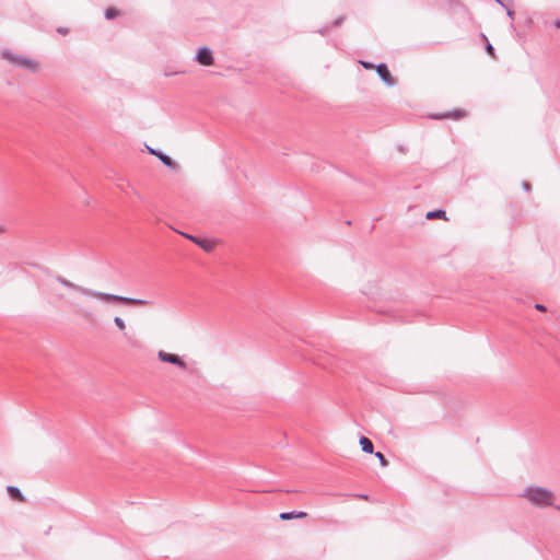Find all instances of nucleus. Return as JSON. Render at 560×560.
Returning <instances> with one entry per match:
<instances>
[{"label": "nucleus", "instance_id": "1", "mask_svg": "<svg viewBox=\"0 0 560 560\" xmlns=\"http://www.w3.org/2000/svg\"><path fill=\"white\" fill-rule=\"evenodd\" d=\"M83 295L95 298L108 303H120L127 305H147L148 301L142 299L127 298L112 293H104L94 290L83 291Z\"/></svg>", "mask_w": 560, "mask_h": 560}, {"label": "nucleus", "instance_id": "2", "mask_svg": "<svg viewBox=\"0 0 560 560\" xmlns=\"http://www.w3.org/2000/svg\"><path fill=\"white\" fill-rule=\"evenodd\" d=\"M523 497L538 506H551L553 493L542 487H528L525 489Z\"/></svg>", "mask_w": 560, "mask_h": 560}, {"label": "nucleus", "instance_id": "3", "mask_svg": "<svg viewBox=\"0 0 560 560\" xmlns=\"http://www.w3.org/2000/svg\"><path fill=\"white\" fill-rule=\"evenodd\" d=\"M3 56L9 59L11 62H13L14 65L21 67V68H24V69H27V70H31V71H36L37 70V62L25 57V56H15L13 55L12 52L10 51H4L3 52Z\"/></svg>", "mask_w": 560, "mask_h": 560}, {"label": "nucleus", "instance_id": "4", "mask_svg": "<svg viewBox=\"0 0 560 560\" xmlns=\"http://www.w3.org/2000/svg\"><path fill=\"white\" fill-rule=\"evenodd\" d=\"M375 70L380 77V79L387 85L394 86L396 84V80L390 74L388 67L384 62H380L375 66Z\"/></svg>", "mask_w": 560, "mask_h": 560}, {"label": "nucleus", "instance_id": "5", "mask_svg": "<svg viewBox=\"0 0 560 560\" xmlns=\"http://www.w3.org/2000/svg\"><path fill=\"white\" fill-rule=\"evenodd\" d=\"M158 357L162 362L174 364L182 370H185L187 368L186 363L177 354L168 353V352L161 350V351H159Z\"/></svg>", "mask_w": 560, "mask_h": 560}, {"label": "nucleus", "instance_id": "6", "mask_svg": "<svg viewBox=\"0 0 560 560\" xmlns=\"http://www.w3.org/2000/svg\"><path fill=\"white\" fill-rule=\"evenodd\" d=\"M196 60L202 66H211L214 61L212 50L206 46L200 47L197 50Z\"/></svg>", "mask_w": 560, "mask_h": 560}, {"label": "nucleus", "instance_id": "7", "mask_svg": "<svg viewBox=\"0 0 560 560\" xmlns=\"http://www.w3.org/2000/svg\"><path fill=\"white\" fill-rule=\"evenodd\" d=\"M149 152L155 155L166 167L173 170L177 167L176 162H174L172 158L165 154L163 151L156 149H149Z\"/></svg>", "mask_w": 560, "mask_h": 560}, {"label": "nucleus", "instance_id": "8", "mask_svg": "<svg viewBox=\"0 0 560 560\" xmlns=\"http://www.w3.org/2000/svg\"><path fill=\"white\" fill-rule=\"evenodd\" d=\"M184 236L187 237L188 240L192 241L195 244L200 246L206 252H211L213 249V247H214V244H213L212 241H209V240H206V238H199L197 236H192V235H189V234H184Z\"/></svg>", "mask_w": 560, "mask_h": 560}, {"label": "nucleus", "instance_id": "9", "mask_svg": "<svg viewBox=\"0 0 560 560\" xmlns=\"http://www.w3.org/2000/svg\"><path fill=\"white\" fill-rule=\"evenodd\" d=\"M56 279H57V281H58L60 284H62L63 287H66V288H68V289L75 290V291H78V292H80V293H82V294H83V291H90V290H91V289H88V288H83V287H81V285H78V284H75V283H73V282H71V281H69V280H67L66 278H62V277H60V276H59V277H57Z\"/></svg>", "mask_w": 560, "mask_h": 560}, {"label": "nucleus", "instance_id": "10", "mask_svg": "<svg viewBox=\"0 0 560 560\" xmlns=\"http://www.w3.org/2000/svg\"><path fill=\"white\" fill-rule=\"evenodd\" d=\"M307 514L303 511L282 512L280 514V518L282 521H288V520H292V518H303Z\"/></svg>", "mask_w": 560, "mask_h": 560}, {"label": "nucleus", "instance_id": "11", "mask_svg": "<svg viewBox=\"0 0 560 560\" xmlns=\"http://www.w3.org/2000/svg\"><path fill=\"white\" fill-rule=\"evenodd\" d=\"M359 443H360L361 448H362V451L364 453H368V454H372L373 453L374 446H373L372 441L369 438L362 435L360 438Z\"/></svg>", "mask_w": 560, "mask_h": 560}, {"label": "nucleus", "instance_id": "12", "mask_svg": "<svg viewBox=\"0 0 560 560\" xmlns=\"http://www.w3.org/2000/svg\"><path fill=\"white\" fill-rule=\"evenodd\" d=\"M7 491L8 493L15 500L18 501H21V502H24L25 501V497L24 494L22 493V491L18 488V487H14V486H8L7 487Z\"/></svg>", "mask_w": 560, "mask_h": 560}, {"label": "nucleus", "instance_id": "13", "mask_svg": "<svg viewBox=\"0 0 560 560\" xmlns=\"http://www.w3.org/2000/svg\"><path fill=\"white\" fill-rule=\"evenodd\" d=\"M466 116V112L463 109H455L452 112H447L440 116L439 118H453V119H459Z\"/></svg>", "mask_w": 560, "mask_h": 560}, {"label": "nucleus", "instance_id": "14", "mask_svg": "<svg viewBox=\"0 0 560 560\" xmlns=\"http://www.w3.org/2000/svg\"><path fill=\"white\" fill-rule=\"evenodd\" d=\"M445 211L442 209L429 211L425 215L427 219L433 220V219H445Z\"/></svg>", "mask_w": 560, "mask_h": 560}, {"label": "nucleus", "instance_id": "15", "mask_svg": "<svg viewBox=\"0 0 560 560\" xmlns=\"http://www.w3.org/2000/svg\"><path fill=\"white\" fill-rule=\"evenodd\" d=\"M119 14V11L115 8H108L106 11H105V18L106 19H113V18H116L117 15Z\"/></svg>", "mask_w": 560, "mask_h": 560}, {"label": "nucleus", "instance_id": "16", "mask_svg": "<svg viewBox=\"0 0 560 560\" xmlns=\"http://www.w3.org/2000/svg\"><path fill=\"white\" fill-rule=\"evenodd\" d=\"M114 323L115 325L120 329V330H124L126 328V325H125V322L121 317L119 316H116L114 318Z\"/></svg>", "mask_w": 560, "mask_h": 560}, {"label": "nucleus", "instance_id": "17", "mask_svg": "<svg viewBox=\"0 0 560 560\" xmlns=\"http://www.w3.org/2000/svg\"><path fill=\"white\" fill-rule=\"evenodd\" d=\"M375 456L378 458L380 464H381L382 466H387L388 462H387V459H386V457L384 456V454H383V453L377 452V453L375 454Z\"/></svg>", "mask_w": 560, "mask_h": 560}, {"label": "nucleus", "instance_id": "18", "mask_svg": "<svg viewBox=\"0 0 560 560\" xmlns=\"http://www.w3.org/2000/svg\"><path fill=\"white\" fill-rule=\"evenodd\" d=\"M360 63H361V66H362L364 69H368V70H370V69H375V66H376V65H374V63H373V62H371V61H364V60L360 61Z\"/></svg>", "mask_w": 560, "mask_h": 560}, {"label": "nucleus", "instance_id": "19", "mask_svg": "<svg viewBox=\"0 0 560 560\" xmlns=\"http://www.w3.org/2000/svg\"><path fill=\"white\" fill-rule=\"evenodd\" d=\"M486 50H487V52H488L489 55H491L492 57H494V48H493V46H492L491 44H489V43L487 44V46H486Z\"/></svg>", "mask_w": 560, "mask_h": 560}, {"label": "nucleus", "instance_id": "20", "mask_svg": "<svg viewBox=\"0 0 560 560\" xmlns=\"http://www.w3.org/2000/svg\"><path fill=\"white\" fill-rule=\"evenodd\" d=\"M522 187H523V189L525 191H530L532 190V185L528 182H523Z\"/></svg>", "mask_w": 560, "mask_h": 560}, {"label": "nucleus", "instance_id": "21", "mask_svg": "<svg viewBox=\"0 0 560 560\" xmlns=\"http://www.w3.org/2000/svg\"><path fill=\"white\" fill-rule=\"evenodd\" d=\"M506 14L510 19H514L515 12L512 9H506Z\"/></svg>", "mask_w": 560, "mask_h": 560}, {"label": "nucleus", "instance_id": "22", "mask_svg": "<svg viewBox=\"0 0 560 560\" xmlns=\"http://www.w3.org/2000/svg\"><path fill=\"white\" fill-rule=\"evenodd\" d=\"M535 308H536L537 311H540V312H545V311H546V306H545V305H542V304H535Z\"/></svg>", "mask_w": 560, "mask_h": 560}, {"label": "nucleus", "instance_id": "23", "mask_svg": "<svg viewBox=\"0 0 560 560\" xmlns=\"http://www.w3.org/2000/svg\"><path fill=\"white\" fill-rule=\"evenodd\" d=\"M57 32L62 35H66V34H68V28L59 27V28H57Z\"/></svg>", "mask_w": 560, "mask_h": 560}, {"label": "nucleus", "instance_id": "24", "mask_svg": "<svg viewBox=\"0 0 560 560\" xmlns=\"http://www.w3.org/2000/svg\"><path fill=\"white\" fill-rule=\"evenodd\" d=\"M343 19L342 18H338L335 22H334V25L338 26L342 23Z\"/></svg>", "mask_w": 560, "mask_h": 560}, {"label": "nucleus", "instance_id": "25", "mask_svg": "<svg viewBox=\"0 0 560 560\" xmlns=\"http://www.w3.org/2000/svg\"><path fill=\"white\" fill-rule=\"evenodd\" d=\"M553 25L555 27L559 28L560 30V19H557L555 22H553Z\"/></svg>", "mask_w": 560, "mask_h": 560}, {"label": "nucleus", "instance_id": "26", "mask_svg": "<svg viewBox=\"0 0 560 560\" xmlns=\"http://www.w3.org/2000/svg\"><path fill=\"white\" fill-rule=\"evenodd\" d=\"M495 2L505 8V4L501 0H495Z\"/></svg>", "mask_w": 560, "mask_h": 560}, {"label": "nucleus", "instance_id": "27", "mask_svg": "<svg viewBox=\"0 0 560 560\" xmlns=\"http://www.w3.org/2000/svg\"><path fill=\"white\" fill-rule=\"evenodd\" d=\"M360 498L366 499V498H368V495H365V494H361V495H360Z\"/></svg>", "mask_w": 560, "mask_h": 560}, {"label": "nucleus", "instance_id": "28", "mask_svg": "<svg viewBox=\"0 0 560 560\" xmlns=\"http://www.w3.org/2000/svg\"><path fill=\"white\" fill-rule=\"evenodd\" d=\"M4 231V229L0 225V233H2Z\"/></svg>", "mask_w": 560, "mask_h": 560}]
</instances>
